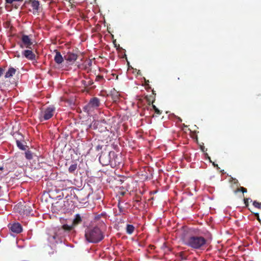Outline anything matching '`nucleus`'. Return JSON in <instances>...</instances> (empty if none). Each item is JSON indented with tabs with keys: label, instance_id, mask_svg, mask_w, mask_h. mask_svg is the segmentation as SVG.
I'll use <instances>...</instances> for the list:
<instances>
[{
	"label": "nucleus",
	"instance_id": "nucleus-1",
	"mask_svg": "<svg viewBox=\"0 0 261 261\" xmlns=\"http://www.w3.org/2000/svg\"><path fill=\"white\" fill-rule=\"evenodd\" d=\"M185 245L195 250H202L205 247L207 240L202 236L190 235L182 238Z\"/></svg>",
	"mask_w": 261,
	"mask_h": 261
},
{
	"label": "nucleus",
	"instance_id": "nucleus-2",
	"mask_svg": "<svg viewBox=\"0 0 261 261\" xmlns=\"http://www.w3.org/2000/svg\"><path fill=\"white\" fill-rule=\"evenodd\" d=\"M85 238L89 242L97 243L103 239L104 234L99 227H94L86 229Z\"/></svg>",
	"mask_w": 261,
	"mask_h": 261
},
{
	"label": "nucleus",
	"instance_id": "nucleus-3",
	"mask_svg": "<svg viewBox=\"0 0 261 261\" xmlns=\"http://www.w3.org/2000/svg\"><path fill=\"white\" fill-rule=\"evenodd\" d=\"M116 159H117V156L114 151H110L108 153L101 152L99 157V161L103 166H107L112 163L113 161L116 163Z\"/></svg>",
	"mask_w": 261,
	"mask_h": 261
},
{
	"label": "nucleus",
	"instance_id": "nucleus-4",
	"mask_svg": "<svg viewBox=\"0 0 261 261\" xmlns=\"http://www.w3.org/2000/svg\"><path fill=\"white\" fill-rule=\"evenodd\" d=\"M56 108L54 106L47 107L42 109L39 113V118L40 121L47 120L54 115Z\"/></svg>",
	"mask_w": 261,
	"mask_h": 261
},
{
	"label": "nucleus",
	"instance_id": "nucleus-5",
	"mask_svg": "<svg viewBox=\"0 0 261 261\" xmlns=\"http://www.w3.org/2000/svg\"><path fill=\"white\" fill-rule=\"evenodd\" d=\"M25 4H30L33 8V13L36 14L38 13L41 9L40 2L37 0H26L24 3Z\"/></svg>",
	"mask_w": 261,
	"mask_h": 261
},
{
	"label": "nucleus",
	"instance_id": "nucleus-6",
	"mask_svg": "<svg viewBox=\"0 0 261 261\" xmlns=\"http://www.w3.org/2000/svg\"><path fill=\"white\" fill-rule=\"evenodd\" d=\"M21 41L22 42V44L20 45L21 48H31V46L33 44V42L28 35H23L21 37Z\"/></svg>",
	"mask_w": 261,
	"mask_h": 261
},
{
	"label": "nucleus",
	"instance_id": "nucleus-7",
	"mask_svg": "<svg viewBox=\"0 0 261 261\" xmlns=\"http://www.w3.org/2000/svg\"><path fill=\"white\" fill-rule=\"evenodd\" d=\"M100 106V101L97 97H93L90 99L87 107L89 109H96Z\"/></svg>",
	"mask_w": 261,
	"mask_h": 261
},
{
	"label": "nucleus",
	"instance_id": "nucleus-8",
	"mask_svg": "<svg viewBox=\"0 0 261 261\" xmlns=\"http://www.w3.org/2000/svg\"><path fill=\"white\" fill-rule=\"evenodd\" d=\"M22 55L28 60H36V55L31 50H24L22 52Z\"/></svg>",
	"mask_w": 261,
	"mask_h": 261
},
{
	"label": "nucleus",
	"instance_id": "nucleus-9",
	"mask_svg": "<svg viewBox=\"0 0 261 261\" xmlns=\"http://www.w3.org/2000/svg\"><path fill=\"white\" fill-rule=\"evenodd\" d=\"M10 228L12 232L16 233H19L22 231V226L19 223H14L12 224Z\"/></svg>",
	"mask_w": 261,
	"mask_h": 261
},
{
	"label": "nucleus",
	"instance_id": "nucleus-10",
	"mask_svg": "<svg viewBox=\"0 0 261 261\" xmlns=\"http://www.w3.org/2000/svg\"><path fill=\"white\" fill-rule=\"evenodd\" d=\"M77 56L76 54L70 52L68 53L64 57L65 60L70 62H74L77 59Z\"/></svg>",
	"mask_w": 261,
	"mask_h": 261
},
{
	"label": "nucleus",
	"instance_id": "nucleus-11",
	"mask_svg": "<svg viewBox=\"0 0 261 261\" xmlns=\"http://www.w3.org/2000/svg\"><path fill=\"white\" fill-rule=\"evenodd\" d=\"M55 52L56 53L55 56L54 57V60L55 62L58 64H61L64 61V58L61 55L60 51L57 50H55Z\"/></svg>",
	"mask_w": 261,
	"mask_h": 261
},
{
	"label": "nucleus",
	"instance_id": "nucleus-12",
	"mask_svg": "<svg viewBox=\"0 0 261 261\" xmlns=\"http://www.w3.org/2000/svg\"><path fill=\"white\" fill-rule=\"evenodd\" d=\"M16 73V69L13 67H10L5 75V78H9L13 76Z\"/></svg>",
	"mask_w": 261,
	"mask_h": 261
},
{
	"label": "nucleus",
	"instance_id": "nucleus-13",
	"mask_svg": "<svg viewBox=\"0 0 261 261\" xmlns=\"http://www.w3.org/2000/svg\"><path fill=\"white\" fill-rule=\"evenodd\" d=\"M82 221V218L80 214H76L75 218L73 220L72 224L74 226L81 223Z\"/></svg>",
	"mask_w": 261,
	"mask_h": 261
},
{
	"label": "nucleus",
	"instance_id": "nucleus-14",
	"mask_svg": "<svg viewBox=\"0 0 261 261\" xmlns=\"http://www.w3.org/2000/svg\"><path fill=\"white\" fill-rule=\"evenodd\" d=\"M23 0H5L6 4H10L14 6V8L17 9L18 6L14 4L16 2H22Z\"/></svg>",
	"mask_w": 261,
	"mask_h": 261
},
{
	"label": "nucleus",
	"instance_id": "nucleus-15",
	"mask_svg": "<svg viewBox=\"0 0 261 261\" xmlns=\"http://www.w3.org/2000/svg\"><path fill=\"white\" fill-rule=\"evenodd\" d=\"M135 230V227L133 225L127 224L126 228V233L131 234L133 233Z\"/></svg>",
	"mask_w": 261,
	"mask_h": 261
},
{
	"label": "nucleus",
	"instance_id": "nucleus-16",
	"mask_svg": "<svg viewBox=\"0 0 261 261\" xmlns=\"http://www.w3.org/2000/svg\"><path fill=\"white\" fill-rule=\"evenodd\" d=\"M77 169V164H73L71 165L69 168H68V171L70 173L74 174L75 172Z\"/></svg>",
	"mask_w": 261,
	"mask_h": 261
},
{
	"label": "nucleus",
	"instance_id": "nucleus-17",
	"mask_svg": "<svg viewBox=\"0 0 261 261\" xmlns=\"http://www.w3.org/2000/svg\"><path fill=\"white\" fill-rule=\"evenodd\" d=\"M82 84L85 87H88L91 86L93 84V82L92 80H89L88 81H86L85 80H82L81 81Z\"/></svg>",
	"mask_w": 261,
	"mask_h": 261
},
{
	"label": "nucleus",
	"instance_id": "nucleus-18",
	"mask_svg": "<svg viewBox=\"0 0 261 261\" xmlns=\"http://www.w3.org/2000/svg\"><path fill=\"white\" fill-rule=\"evenodd\" d=\"M23 207L24 208L23 210L24 214H25L27 215H29L32 212V209L30 206L24 205Z\"/></svg>",
	"mask_w": 261,
	"mask_h": 261
},
{
	"label": "nucleus",
	"instance_id": "nucleus-19",
	"mask_svg": "<svg viewBox=\"0 0 261 261\" xmlns=\"http://www.w3.org/2000/svg\"><path fill=\"white\" fill-rule=\"evenodd\" d=\"M16 144L17 147L22 150H25L26 149V146L24 145L22 142L19 140H16Z\"/></svg>",
	"mask_w": 261,
	"mask_h": 261
},
{
	"label": "nucleus",
	"instance_id": "nucleus-20",
	"mask_svg": "<svg viewBox=\"0 0 261 261\" xmlns=\"http://www.w3.org/2000/svg\"><path fill=\"white\" fill-rule=\"evenodd\" d=\"M146 98L149 105H150V104H152V105L153 103L155 101V96H146Z\"/></svg>",
	"mask_w": 261,
	"mask_h": 261
},
{
	"label": "nucleus",
	"instance_id": "nucleus-21",
	"mask_svg": "<svg viewBox=\"0 0 261 261\" xmlns=\"http://www.w3.org/2000/svg\"><path fill=\"white\" fill-rule=\"evenodd\" d=\"M73 227L74 226L73 225V224H72V225L71 226L68 225L67 224H64L62 226V229L66 231H70L73 229Z\"/></svg>",
	"mask_w": 261,
	"mask_h": 261
},
{
	"label": "nucleus",
	"instance_id": "nucleus-22",
	"mask_svg": "<svg viewBox=\"0 0 261 261\" xmlns=\"http://www.w3.org/2000/svg\"><path fill=\"white\" fill-rule=\"evenodd\" d=\"M118 208L119 210L120 213L124 214L126 212V210L124 208V207L121 205L120 202H119L118 203Z\"/></svg>",
	"mask_w": 261,
	"mask_h": 261
},
{
	"label": "nucleus",
	"instance_id": "nucleus-23",
	"mask_svg": "<svg viewBox=\"0 0 261 261\" xmlns=\"http://www.w3.org/2000/svg\"><path fill=\"white\" fill-rule=\"evenodd\" d=\"M253 205L258 208V209H261V202H259L256 200H254L253 201Z\"/></svg>",
	"mask_w": 261,
	"mask_h": 261
},
{
	"label": "nucleus",
	"instance_id": "nucleus-24",
	"mask_svg": "<svg viewBox=\"0 0 261 261\" xmlns=\"http://www.w3.org/2000/svg\"><path fill=\"white\" fill-rule=\"evenodd\" d=\"M25 156L28 160H31L33 158V155L31 151L28 150L25 152Z\"/></svg>",
	"mask_w": 261,
	"mask_h": 261
},
{
	"label": "nucleus",
	"instance_id": "nucleus-25",
	"mask_svg": "<svg viewBox=\"0 0 261 261\" xmlns=\"http://www.w3.org/2000/svg\"><path fill=\"white\" fill-rule=\"evenodd\" d=\"M178 255L181 259L185 260L187 259V256L186 255L185 253L183 251L179 252Z\"/></svg>",
	"mask_w": 261,
	"mask_h": 261
},
{
	"label": "nucleus",
	"instance_id": "nucleus-26",
	"mask_svg": "<svg viewBox=\"0 0 261 261\" xmlns=\"http://www.w3.org/2000/svg\"><path fill=\"white\" fill-rule=\"evenodd\" d=\"M152 107L153 109V110H154L155 111V113L158 115H161L162 114V112L159 110L155 106H154V105H152Z\"/></svg>",
	"mask_w": 261,
	"mask_h": 261
},
{
	"label": "nucleus",
	"instance_id": "nucleus-27",
	"mask_svg": "<svg viewBox=\"0 0 261 261\" xmlns=\"http://www.w3.org/2000/svg\"><path fill=\"white\" fill-rule=\"evenodd\" d=\"M240 191H242L243 193H246L247 192V189L243 187H241L239 189H238L236 191V192Z\"/></svg>",
	"mask_w": 261,
	"mask_h": 261
},
{
	"label": "nucleus",
	"instance_id": "nucleus-28",
	"mask_svg": "<svg viewBox=\"0 0 261 261\" xmlns=\"http://www.w3.org/2000/svg\"><path fill=\"white\" fill-rule=\"evenodd\" d=\"M249 200L252 201L250 198H246L244 199V204H245L246 207H248V205H249Z\"/></svg>",
	"mask_w": 261,
	"mask_h": 261
},
{
	"label": "nucleus",
	"instance_id": "nucleus-29",
	"mask_svg": "<svg viewBox=\"0 0 261 261\" xmlns=\"http://www.w3.org/2000/svg\"><path fill=\"white\" fill-rule=\"evenodd\" d=\"M103 79V77L102 75H98L96 76L95 81H100Z\"/></svg>",
	"mask_w": 261,
	"mask_h": 261
},
{
	"label": "nucleus",
	"instance_id": "nucleus-30",
	"mask_svg": "<svg viewBox=\"0 0 261 261\" xmlns=\"http://www.w3.org/2000/svg\"><path fill=\"white\" fill-rule=\"evenodd\" d=\"M92 60H89L87 61L86 64L89 66H91L92 65Z\"/></svg>",
	"mask_w": 261,
	"mask_h": 261
},
{
	"label": "nucleus",
	"instance_id": "nucleus-31",
	"mask_svg": "<svg viewBox=\"0 0 261 261\" xmlns=\"http://www.w3.org/2000/svg\"><path fill=\"white\" fill-rule=\"evenodd\" d=\"M5 71V69H3V68L2 67H0V77L1 76V75L3 74L4 72Z\"/></svg>",
	"mask_w": 261,
	"mask_h": 261
},
{
	"label": "nucleus",
	"instance_id": "nucleus-32",
	"mask_svg": "<svg viewBox=\"0 0 261 261\" xmlns=\"http://www.w3.org/2000/svg\"><path fill=\"white\" fill-rule=\"evenodd\" d=\"M61 206V203L60 202H57L56 203H55V205H54V207H58V206Z\"/></svg>",
	"mask_w": 261,
	"mask_h": 261
},
{
	"label": "nucleus",
	"instance_id": "nucleus-33",
	"mask_svg": "<svg viewBox=\"0 0 261 261\" xmlns=\"http://www.w3.org/2000/svg\"><path fill=\"white\" fill-rule=\"evenodd\" d=\"M102 148V146L98 145L96 146V149L97 150H99V149H101Z\"/></svg>",
	"mask_w": 261,
	"mask_h": 261
},
{
	"label": "nucleus",
	"instance_id": "nucleus-34",
	"mask_svg": "<svg viewBox=\"0 0 261 261\" xmlns=\"http://www.w3.org/2000/svg\"><path fill=\"white\" fill-rule=\"evenodd\" d=\"M149 80H145V84H146V86L147 85H149Z\"/></svg>",
	"mask_w": 261,
	"mask_h": 261
},
{
	"label": "nucleus",
	"instance_id": "nucleus-35",
	"mask_svg": "<svg viewBox=\"0 0 261 261\" xmlns=\"http://www.w3.org/2000/svg\"><path fill=\"white\" fill-rule=\"evenodd\" d=\"M254 215L255 217H259V214L256 213H254Z\"/></svg>",
	"mask_w": 261,
	"mask_h": 261
},
{
	"label": "nucleus",
	"instance_id": "nucleus-36",
	"mask_svg": "<svg viewBox=\"0 0 261 261\" xmlns=\"http://www.w3.org/2000/svg\"><path fill=\"white\" fill-rule=\"evenodd\" d=\"M233 180H234V184H236V182H238V180H237V179H233Z\"/></svg>",
	"mask_w": 261,
	"mask_h": 261
},
{
	"label": "nucleus",
	"instance_id": "nucleus-37",
	"mask_svg": "<svg viewBox=\"0 0 261 261\" xmlns=\"http://www.w3.org/2000/svg\"><path fill=\"white\" fill-rule=\"evenodd\" d=\"M256 218H257V220H258V221H259V222L260 221V219H259V217H256Z\"/></svg>",
	"mask_w": 261,
	"mask_h": 261
},
{
	"label": "nucleus",
	"instance_id": "nucleus-38",
	"mask_svg": "<svg viewBox=\"0 0 261 261\" xmlns=\"http://www.w3.org/2000/svg\"><path fill=\"white\" fill-rule=\"evenodd\" d=\"M213 165H214V166H218V165H215V164L214 163H213Z\"/></svg>",
	"mask_w": 261,
	"mask_h": 261
},
{
	"label": "nucleus",
	"instance_id": "nucleus-39",
	"mask_svg": "<svg viewBox=\"0 0 261 261\" xmlns=\"http://www.w3.org/2000/svg\"><path fill=\"white\" fill-rule=\"evenodd\" d=\"M152 94H153V95H155V93H154V91H152Z\"/></svg>",
	"mask_w": 261,
	"mask_h": 261
},
{
	"label": "nucleus",
	"instance_id": "nucleus-40",
	"mask_svg": "<svg viewBox=\"0 0 261 261\" xmlns=\"http://www.w3.org/2000/svg\"><path fill=\"white\" fill-rule=\"evenodd\" d=\"M103 122L104 123H106V121H105V120H103Z\"/></svg>",
	"mask_w": 261,
	"mask_h": 261
}]
</instances>
